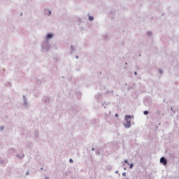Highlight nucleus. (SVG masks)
I'll list each match as a JSON object with an SVG mask.
<instances>
[{
	"label": "nucleus",
	"instance_id": "obj_1",
	"mask_svg": "<svg viewBox=\"0 0 179 179\" xmlns=\"http://www.w3.org/2000/svg\"><path fill=\"white\" fill-rule=\"evenodd\" d=\"M131 115H126L125 116V120H126L128 125H131V120H131Z\"/></svg>",
	"mask_w": 179,
	"mask_h": 179
},
{
	"label": "nucleus",
	"instance_id": "obj_2",
	"mask_svg": "<svg viewBox=\"0 0 179 179\" xmlns=\"http://www.w3.org/2000/svg\"><path fill=\"white\" fill-rule=\"evenodd\" d=\"M160 163H162L164 164V166H166V164H167V159H166V158H164V157H162L160 159Z\"/></svg>",
	"mask_w": 179,
	"mask_h": 179
},
{
	"label": "nucleus",
	"instance_id": "obj_3",
	"mask_svg": "<svg viewBox=\"0 0 179 179\" xmlns=\"http://www.w3.org/2000/svg\"><path fill=\"white\" fill-rule=\"evenodd\" d=\"M52 34H48V35H47V38H48V40H50V38H52Z\"/></svg>",
	"mask_w": 179,
	"mask_h": 179
},
{
	"label": "nucleus",
	"instance_id": "obj_4",
	"mask_svg": "<svg viewBox=\"0 0 179 179\" xmlns=\"http://www.w3.org/2000/svg\"><path fill=\"white\" fill-rule=\"evenodd\" d=\"M94 17L92 16H90L89 17V20L92 21V20H94Z\"/></svg>",
	"mask_w": 179,
	"mask_h": 179
},
{
	"label": "nucleus",
	"instance_id": "obj_5",
	"mask_svg": "<svg viewBox=\"0 0 179 179\" xmlns=\"http://www.w3.org/2000/svg\"><path fill=\"white\" fill-rule=\"evenodd\" d=\"M143 113L145 114V115H148V114H149V112L145 110L143 112Z\"/></svg>",
	"mask_w": 179,
	"mask_h": 179
},
{
	"label": "nucleus",
	"instance_id": "obj_6",
	"mask_svg": "<svg viewBox=\"0 0 179 179\" xmlns=\"http://www.w3.org/2000/svg\"><path fill=\"white\" fill-rule=\"evenodd\" d=\"M132 167H134V164H131L130 166H129V169H132Z\"/></svg>",
	"mask_w": 179,
	"mask_h": 179
},
{
	"label": "nucleus",
	"instance_id": "obj_7",
	"mask_svg": "<svg viewBox=\"0 0 179 179\" xmlns=\"http://www.w3.org/2000/svg\"><path fill=\"white\" fill-rule=\"evenodd\" d=\"M123 177H125L127 176V173L125 172L122 173Z\"/></svg>",
	"mask_w": 179,
	"mask_h": 179
},
{
	"label": "nucleus",
	"instance_id": "obj_8",
	"mask_svg": "<svg viewBox=\"0 0 179 179\" xmlns=\"http://www.w3.org/2000/svg\"><path fill=\"white\" fill-rule=\"evenodd\" d=\"M69 162H70V163H73V160H72V159H69Z\"/></svg>",
	"mask_w": 179,
	"mask_h": 179
},
{
	"label": "nucleus",
	"instance_id": "obj_9",
	"mask_svg": "<svg viewBox=\"0 0 179 179\" xmlns=\"http://www.w3.org/2000/svg\"><path fill=\"white\" fill-rule=\"evenodd\" d=\"M148 36H152V33L148 32Z\"/></svg>",
	"mask_w": 179,
	"mask_h": 179
},
{
	"label": "nucleus",
	"instance_id": "obj_10",
	"mask_svg": "<svg viewBox=\"0 0 179 179\" xmlns=\"http://www.w3.org/2000/svg\"><path fill=\"white\" fill-rule=\"evenodd\" d=\"M124 163H128V160H124Z\"/></svg>",
	"mask_w": 179,
	"mask_h": 179
},
{
	"label": "nucleus",
	"instance_id": "obj_11",
	"mask_svg": "<svg viewBox=\"0 0 179 179\" xmlns=\"http://www.w3.org/2000/svg\"><path fill=\"white\" fill-rule=\"evenodd\" d=\"M49 15H51V11L49 12Z\"/></svg>",
	"mask_w": 179,
	"mask_h": 179
},
{
	"label": "nucleus",
	"instance_id": "obj_12",
	"mask_svg": "<svg viewBox=\"0 0 179 179\" xmlns=\"http://www.w3.org/2000/svg\"><path fill=\"white\" fill-rule=\"evenodd\" d=\"M117 116H118V115H117V114H116V117H117Z\"/></svg>",
	"mask_w": 179,
	"mask_h": 179
}]
</instances>
